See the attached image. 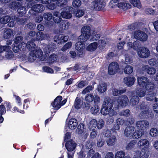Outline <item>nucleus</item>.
<instances>
[{"label":"nucleus","instance_id":"1","mask_svg":"<svg viewBox=\"0 0 158 158\" xmlns=\"http://www.w3.org/2000/svg\"><path fill=\"white\" fill-rule=\"evenodd\" d=\"M81 35L78 37V41L75 44V49L77 51V55L80 57L83 56L85 43L91 36V28L89 26L83 27L81 30Z\"/></svg>","mask_w":158,"mask_h":158},{"label":"nucleus","instance_id":"2","mask_svg":"<svg viewBox=\"0 0 158 158\" xmlns=\"http://www.w3.org/2000/svg\"><path fill=\"white\" fill-rule=\"evenodd\" d=\"M137 80L139 86L144 87L148 92L146 96V99L150 101L155 100L156 102L157 100L156 97V94L153 92L155 88L154 83L150 82L149 79L144 76L138 77Z\"/></svg>","mask_w":158,"mask_h":158},{"label":"nucleus","instance_id":"3","mask_svg":"<svg viewBox=\"0 0 158 158\" xmlns=\"http://www.w3.org/2000/svg\"><path fill=\"white\" fill-rule=\"evenodd\" d=\"M113 104V101L109 97L106 98L104 99L100 110L101 114L104 115H107V114L108 113H107L108 110L111 109Z\"/></svg>","mask_w":158,"mask_h":158},{"label":"nucleus","instance_id":"4","mask_svg":"<svg viewBox=\"0 0 158 158\" xmlns=\"http://www.w3.org/2000/svg\"><path fill=\"white\" fill-rule=\"evenodd\" d=\"M62 97L61 96H57L54 100V101L51 103V105L54 108L53 109L58 110L61 108L62 106L64 105L67 102V100L65 99L61 101Z\"/></svg>","mask_w":158,"mask_h":158},{"label":"nucleus","instance_id":"5","mask_svg":"<svg viewBox=\"0 0 158 158\" xmlns=\"http://www.w3.org/2000/svg\"><path fill=\"white\" fill-rule=\"evenodd\" d=\"M73 12V7L66 6L65 7L64 10L61 12L60 14L63 18L69 19L72 17V14Z\"/></svg>","mask_w":158,"mask_h":158},{"label":"nucleus","instance_id":"6","mask_svg":"<svg viewBox=\"0 0 158 158\" xmlns=\"http://www.w3.org/2000/svg\"><path fill=\"white\" fill-rule=\"evenodd\" d=\"M135 38L142 41H145L148 39V36L144 32L140 30L135 31L134 33Z\"/></svg>","mask_w":158,"mask_h":158},{"label":"nucleus","instance_id":"7","mask_svg":"<svg viewBox=\"0 0 158 158\" xmlns=\"http://www.w3.org/2000/svg\"><path fill=\"white\" fill-rule=\"evenodd\" d=\"M77 146V143L72 139L66 141L65 144V148L67 150V152H75V150Z\"/></svg>","mask_w":158,"mask_h":158},{"label":"nucleus","instance_id":"8","mask_svg":"<svg viewBox=\"0 0 158 158\" xmlns=\"http://www.w3.org/2000/svg\"><path fill=\"white\" fill-rule=\"evenodd\" d=\"M95 9L100 11L105 6L106 3L104 0H92Z\"/></svg>","mask_w":158,"mask_h":158},{"label":"nucleus","instance_id":"9","mask_svg":"<svg viewBox=\"0 0 158 158\" xmlns=\"http://www.w3.org/2000/svg\"><path fill=\"white\" fill-rule=\"evenodd\" d=\"M119 69L118 64L115 62L110 63L108 67V73L110 75H113L116 74Z\"/></svg>","mask_w":158,"mask_h":158},{"label":"nucleus","instance_id":"10","mask_svg":"<svg viewBox=\"0 0 158 158\" xmlns=\"http://www.w3.org/2000/svg\"><path fill=\"white\" fill-rule=\"evenodd\" d=\"M69 37L64 34L56 35L54 37V40L58 44H61L66 42L68 40Z\"/></svg>","mask_w":158,"mask_h":158},{"label":"nucleus","instance_id":"11","mask_svg":"<svg viewBox=\"0 0 158 158\" xmlns=\"http://www.w3.org/2000/svg\"><path fill=\"white\" fill-rule=\"evenodd\" d=\"M149 126V122L146 120L139 121H137L136 123V126L137 128L143 131H145V130Z\"/></svg>","mask_w":158,"mask_h":158},{"label":"nucleus","instance_id":"12","mask_svg":"<svg viewBox=\"0 0 158 158\" xmlns=\"http://www.w3.org/2000/svg\"><path fill=\"white\" fill-rule=\"evenodd\" d=\"M138 54L140 58H148L150 55V52L148 49L145 47H141L139 50L138 51Z\"/></svg>","mask_w":158,"mask_h":158},{"label":"nucleus","instance_id":"13","mask_svg":"<svg viewBox=\"0 0 158 158\" xmlns=\"http://www.w3.org/2000/svg\"><path fill=\"white\" fill-rule=\"evenodd\" d=\"M149 144L148 140L143 139H140L138 143L139 148L141 150H148Z\"/></svg>","mask_w":158,"mask_h":158},{"label":"nucleus","instance_id":"14","mask_svg":"<svg viewBox=\"0 0 158 158\" xmlns=\"http://www.w3.org/2000/svg\"><path fill=\"white\" fill-rule=\"evenodd\" d=\"M140 117L143 119L152 118L154 117V114L148 109L146 110L142 111L139 114Z\"/></svg>","mask_w":158,"mask_h":158},{"label":"nucleus","instance_id":"15","mask_svg":"<svg viewBox=\"0 0 158 158\" xmlns=\"http://www.w3.org/2000/svg\"><path fill=\"white\" fill-rule=\"evenodd\" d=\"M129 100L126 95H122L118 97V104L121 106L125 107L128 104Z\"/></svg>","mask_w":158,"mask_h":158},{"label":"nucleus","instance_id":"16","mask_svg":"<svg viewBox=\"0 0 158 158\" xmlns=\"http://www.w3.org/2000/svg\"><path fill=\"white\" fill-rule=\"evenodd\" d=\"M135 131V128L134 126H130L127 127L124 131L125 135L128 137H132Z\"/></svg>","mask_w":158,"mask_h":158},{"label":"nucleus","instance_id":"17","mask_svg":"<svg viewBox=\"0 0 158 158\" xmlns=\"http://www.w3.org/2000/svg\"><path fill=\"white\" fill-rule=\"evenodd\" d=\"M142 70L144 72H146L147 73L150 75H154L156 72L155 68L152 67H150L148 65H144L142 67Z\"/></svg>","mask_w":158,"mask_h":158},{"label":"nucleus","instance_id":"18","mask_svg":"<svg viewBox=\"0 0 158 158\" xmlns=\"http://www.w3.org/2000/svg\"><path fill=\"white\" fill-rule=\"evenodd\" d=\"M13 30L10 28H5L4 31L3 38L6 39L11 38L14 36Z\"/></svg>","mask_w":158,"mask_h":158},{"label":"nucleus","instance_id":"19","mask_svg":"<svg viewBox=\"0 0 158 158\" xmlns=\"http://www.w3.org/2000/svg\"><path fill=\"white\" fill-rule=\"evenodd\" d=\"M124 82L126 85L131 87L132 85L135 81V78L134 77L128 76L124 78Z\"/></svg>","mask_w":158,"mask_h":158},{"label":"nucleus","instance_id":"20","mask_svg":"<svg viewBox=\"0 0 158 158\" xmlns=\"http://www.w3.org/2000/svg\"><path fill=\"white\" fill-rule=\"evenodd\" d=\"M77 120L75 118H71L68 123V126L69 128L71 130L75 129L77 126Z\"/></svg>","mask_w":158,"mask_h":158},{"label":"nucleus","instance_id":"21","mask_svg":"<svg viewBox=\"0 0 158 158\" xmlns=\"http://www.w3.org/2000/svg\"><path fill=\"white\" fill-rule=\"evenodd\" d=\"M45 9L44 5L42 4H36L32 6L31 9L36 13H41Z\"/></svg>","mask_w":158,"mask_h":158},{"label":"nucleus","instance_id":"22","mask_svg":"<svg viewBox=\"0 0 158 158\" xmlns=\"http://www.w3.org/2000/svg\"><path fill=\"white\" fill-rule=\"evenodd\" d=\"M128 45L129 47L131 48H133L134 50L139 51L140 48V42L137 40L134 42L133 43L132 42H129L128 43Z\"/></svg>","mask_w":158,"mask_h":158},{"label":"nucleus","instance_id":"23","mask_svg":"<svg viewBox=\"0 0 158 158\" xmlns=\"http://www.w3.org/2000/svg\"><path fill=\"white\" fill-rule=\"evenodd\" d=\"M140 87V88H137L136 89L135 94L138 97H142L145 95L147 90L144 87Z\"/></svg>","mask_w":158,"mask_h":158},{"label":"nucleus","instance_id":"24","mask_svg":"<svg viewBox=\"0 0 158 158\" xmlns=\"http://www.w3.org/2000/svg\"><path fill=\"white\" fill-rule=\"evenodd\" d=\"M61 16L59 11H56L53 12L52 19L54 22L56 23H58L61 21Z\"/></svg>","mask_w":158,"mask_h":158},{"label":"nucleus","instance_id":"25","mask_svg":"<svg viewBox=\"0 0 158 158\" xmlns=\"http://www.w3.org/2000/svg\"><path fill=\"white\" fill-rule=\"evenodd\" d=\"M59 27L62 30H66L69 27L70 23L67 20H63L59 23Z\"/></svg>","mask_w":158,"mask_h":158},{"label":"nucleus","instance_id":"26","mask_svg":"<svg viewBox=\"0 0 158 158\" xmlns=\"http://www.w3.org/2000/svg\"><path fill=\"white\" fill-rule=\"evenodd\" d=\"M118 6L119 8H122L124 10L130 9L131 5L128 3L119 2L118 3Z\"/></svg>","mask_w":158,"mask_h":158},{"label":"nucleus","instance_id":"27","mask_svg":"<svg viewBox=\"0 0 158 158\" xmlns=\"http://www.w3.org/2000/svg\"><path fill=\"white\" fill-rule=\"evenodd\" d=\"M98 90L100 93L105 92L107 89V85L106 83L99 84L98 87Z\"/></svg>","mask_w":158,"mask_h":158},{"label":"nucleus","instance_id":"28","mask_svg":"<svg viewBox=\"0 0 158 158\" xmlns=\"http://www.w3.org/2000/svg\"><path fill=\"white\" fill-rule=\"evenodd\" d=\"M97 121L95 119H93L91 120L88 124L89 128L90 130H94L97 127Z\"/></svg>","mask_w":158,"mask_h":158},{"label":"nucleus","instance_id":"29","mask_svg":"<svg viewBox=\"0 0 158 158\" xmlns=\"http://www.w3.org/2000/svg\"><path fill=\"white\" fill-rule=\"evenodd\" d=\"M44 38V33L41 31L38 32L36 34L35 38H32L33 41H40L43 40Z\"/></svg>","mask_w":158,"mask_h":158},{"label":"nucleus","instance_id":"30","mask_svg":"<svg viewBox=\"0 0 158 158\" xmlns=\"http://www.w3.org/2000/svg\"><path fill=\"white\" fill-rule=\"evenodd\" d=\"M56 2L57 5L58 6H60L62 8L66 7L65 6L66 5L68 1L67 0H53Z\"/></svg>","mask_w":158,"mask_h":158},{"label":"nucleus","instance_id":"31","mask_svg":"<svg viewBox=\"0 0 158 158\" xmlns=\"http://www.w3.org/2000/svg\"><path fill=\"white\" fill-rule=\"evenodd\" d=\"M139 98L137 96H133L130 99V102L132 106H135L139 102Z\"/></svg>","mask_w":158,"mask_h":158},{"label":"nucleus","instance_id":"32","mask_svg":"<svg viewBox=\"0 0 158 158\" xmlns=\"http://www.w3.org/2000/svg\"><path fill=\"white\" fill-rule=\"evenodd\" d=\"M32 52L33 57H35L36 58H40L43 55V52L40 49L33 50Z\"/></svg>","mask_w":158,"mask_h":158},{"label":"nucleus","instance_id":"33","mask_svg":"<svg viewBox=\"0 0 158 158\" xmlns=\"http://www.w3.org/2000/svg\"><path fill=\"white\" fill-rule=\"evenodd\" d=\"M17 11L19 14V15L20 17H22L26 14L27 10L26 8L23 6H22L21 5V6L17 9Z\"/></svg>","mask_w":158,"mask_h":158},{"label":"nucleus","instance_id":"34","mask_svg":"<svg viewBox=\"0 0 158 158\" xmlns=\"http://www.w3.org/2000/svg\"><path fill=\"white\" fill-rule=\"evenodd\" d=\"M21 4L20 3L16 2H12L9 5L10 8L13 10L18 9L20 6H21Z\"/></svg>","mask_w":158,"mask_h":158},{"label":"nucleus","instance_id":"35","mask_svg":"<svg viewBox=\"0 0 158 158\" xmlns=\"http://www.w3.org/2000/svg\"><path fill=\"white\" fill-rule=\"evenodd\" d=\"M97 43L96 42H94L89 44L87 47L86 49L88 51H93L97 49Z\"/></svg>","mask_w":158,"mask_h":158},{"label":"nucleus","instance_id":"36","mask_svg":"<svg viewBox=\"0 0 158 158\" xmlns=\"http://www.w3.org/2000/svg\"><path fill=\"white\" fill-rule=\"evenodd\" d=\"M35 41H28L26 44L27 48L29 50H31L33 51V50L36 47V45L34 43Z\"/></svg>","mask_w":158,"mask_h":158},{"label":"nucleus","instance_id":"37","mask_svg":"<svg viewBox=\"0 0 158 158\" xmlns=\"http://www.w3.org/2000/svg\"><path fill=\"white\" fill-rule=\"evenodd\" d=\"M144 133L145 131H141L138 129L137 132H134L132 137L135 139L140 138L143 135H144Z\"/></svg>","mask_w":158,"mask_h":158},{"label":"nucleus","instance_id":"38","mask_svg":"<svg viewBox=\"0 0 158 158\" xmlns=\"http://www.w3.org/2000/svg\"><path fill=\"white\" fill-rule=\"evenodd\" d=\"M130 2L134 6L138 8H141L142 5L139 0H129Z\"/></svg>","mask_w":158,"mask_h":158},{"label":"nucleus","instance_id":"39","mask_svg":"<svg viewBox=\"0 0 158 158\" xmlns=\"http://www.w3.org/2000/svg\"><path fill=\"white\" fill-rule=\"evenodd\" d=\"M148 64L151 66L158 67V59H151L148 61Z\"/></svg>","mask_w":158,"mask_h":158},{"label":"nucleus","instance_id":"40","mask_svg":"<svg viewBox=\"0 0 158 158\" xmlns=\"http://www.w3.org/2000/svg\"><path fill=\"white\" fill-rule=\"evenodd\" d=\"M149 156L148 150H141L139 154L140 158H148Z\"/></svg>","mask_w":158,"mask_h":158},{"label":"nucleus","instance_id":"41","mask_svg":"<svg viewBox=\"0 0 158 158\" xmlns=\"http://www.w3.org/2000/svg\"><path fill=\"white\" fill-rule=\"evenodd\" d=\"M10 20V16H5L2 18H0V23L5 24L9 22Z\"/></svg>","mask_w":158,"mask_h":158},{"label":"nucleus","instance_id":"42","mask_svg":"<svg viewBox=\"0 0 158 158\" xmlns=\"http://www.w3.org/2000/svg\"><path fill=\"white\" fill-rule=\"evenodd\" d=\"M136 141L135 140H132L126 146V148L127 150H131L134 147Z\"/></svg>","mask_w":158,"mask_h":158},{"label":"nucleus","instance_id":"43","mask_svg":"<svg viewBox=\"0 0 158 158\" xmlns=\"http://www.w3.org/2000/svg\"><path fill=\"white\" fill-rule=\"evenodd\" d=\"M6 51L5 55L6 57L8 59L12 58L14 56V55L12 51L10 49H8Z\"/></svg>","mask_w":158,"mask_h":158},{"label":"nucleus","instance_id":"44","mask_svg":"<svg viewBox=\"0 0 158 158\" xmlns=\"http://www.w3.org/2000/svg\"><path fill=\"white\" fill-rule=\"evenodd\" d=\"M100 109L98 105H95L94 106L92 107L90 109L91 112L94 114H97L99 113Z\"/></svg>","mask_w":158,"mask_h":158},{"label":"nucleus","instance_id":"45","mask_svg":"<svg viewBox=\"0 0 158 158\" xmlns=\"http://www.w3.org/2000/svg\"><path fill=\"white\" fill-rule=\"evenodd\" d=\"M131 114L130 110L128 109L123 110L119 112V115L124 117H129Z\"/></svg>","mask_w":158,"mask_h":158},{"label":"nucleus","instance_id":"46","mask_svg":"<svg viewBox=\"0 0 158 158\" xmlns=\"http://www.w3.org/2000/svg\"><path fill=\"white\" fill-rule=\"evenodd\" d=\"M81 100L78 97H77L74 102V105L76 109L78 110L81 108Z\"/></svg>","mask_w":158,"mask_h":158},{"label":"nucleus","instance_id":"47","mask_svg":"<svg viewBox=\"0 0 158 158\" xmlns=\"http://www.w3.org/2000/svg\"><path fill=\"white\" fill-rule=\"evenodd\" d=\"M53 15L51 13L46 12L44 14L43 16L44 19L47 21H50L52 19Z\"/></svg>","mask_w":158,"mask_h":158},{"label":"nucleus","instance_id":"48","mask_svg":"<svg viewBox=\"0 0 158 158\" xmlns=\"http://www.w3.org/2000/svg\"><path fill=\"white\" fill-rule=\"evenodd\" d=\"M116 123H118L120 126L127 125L126 120L122 118H117L116 120Z\"/></svg>","mask_w":158,"mask_h":158},{"label":"nucleus","instance_id":"49","mask_svg":"<svg viewBox=\"0 0 158 158\" xmlns=\"http://www.w3.org/2000/svg\"><path fill=\"white\" fill-rule=\"evenodd\" d=\"M85 100L88 102H92L94 99V96L92 94H89L86 95L85 98Z\"/></svg>","mask_w":158,"mask_h":158},{"label":"nucleus","instance_id":"50","mask_svg":"<svg viewBox=\"0 0 158 158\" xmlns=\"http://www.w3.org/2000/svg\"><path fill=\"white\" fill-rule=\"evenodd\" d=\"M116 139L115 137L110 138L106 141L107 144L109 146H111L114 144Z\"/></svg>","mask_w":158,"mask_h":158},{"label":"nucleus","instance_id":"51","mask_svg":"<svg viewBox=\"0 0 158 158\" xmlns=\"http://www.w3.org/2000/svg\"><path fill=\"white\" fill-rule=\"evenodd\" d=\"M135 122V119L132 115H130L129 116V117L127 118L126 120L127 125V124L128 125H132Z\"/></svg>","mask_w":158,"mask_h":158},{"label":"nucleus","instance_id":"52","mask_svg":"<svg viewBox=\"0 0 158 158\" xmlns=\"http://www.w3.org/2000/svg\"><path fill=\"white\" fill-rule=\"evenodd\" d=\"M133 71V68L130 65H126L124 69V72L125 73L130 74Z\"/></svg>","mask_w":158,"mask_h":158},{"label":"nucleus","instance_id":"53","mask_svg":"<svg viewBox=\"0 0 158 158\" xmlns=\"http://www.w3.org/2000/svg\"><path fill=\"white\" fill-rule=\"evenodd\" d=\"M150 134L153 137H155L158 135V130L156 128H151L150 130Z\"/></svg>","mask_w":158,"mask_h":158},{"label":"nucleus","instance_id":"54","mask_svg":"<svg viewBox=\"0 0 158 158\" xmlns=\"http://www.w3.org/2000/svg\"><path fill=\"white\" fill-rule=\"evenodd\" d=\"M21 45L13 44L12 45V50L13 52L16 53H18L19 51L21 49Z\"/></svg>","mask_w":158,"mask_h":158},{"label":"nucleus","instance_id":"55","mask_svg":"<svg viewBox=\"0 0 158 158\" xmlns=\"http://www.w3.org/2000/svg\"><path fill=\"white\" fill-rule=\"evenodd\" d=\"M23 39V38L21 36H18L16 37L15 40V44H18L19 45H21L22 46V41Z\"/></svg>","mask_w":158,"mask_h":158},{"label":"nucleus","instance_id":"56","mask_svg":"<svg viewBox=\"0 0 158 158\" xmlns=\"http://www.w3.org/2000/svg\"><path fill=\"white\" fill-rule=\"evenodd\" d=\"M72 46L71 42H68L66 43L61 48V51L63 52L66 51L69 48H70Z\"/></svg>","mask_w":158,"mask_h":158},{"label":"nucleus","instance_id":"57","mask_svg":"<svg viewBox=\"0 0 158 158\" xmlns=\"http://www.w3.org/2000/svg\"><path fill=\"white\" fill-rule=\"evenodd\" d=\"M125 155V153L123 151L117 152L116 154L115 158H124Z\"/></svg>","mask_w":158,"mask_h":158},{"label":"nucleus","instance_id":"58","mask_svg":"<svg viewBox=\"0 0 158 158\" xmlns=\"http://www.w3.org/2000/svg\"><path fill=\"white\" fill-rule=\"evenodd\" d=\"M81 2L80 0H74L72 3L73 6L75 8H78L80 6Z\"/></svg>","mask_w":158,"mask_h":158},{"label":"nucleus","instance_id":"59","mask_svg":"<svg viewBox=\"0 0 158 158\" xmlns=\"http://www.w3.org/2000/svg\"><path fill=\"white\" fill-rule=\"evenodd\" d=\"M97 127L98 129H102L104 125L105 122L102 119H99L98 122H97Z\"/></svg>","mask_w":158,"mask_h":158},{"label":"nucleus","instance_id":"60","mask_svg":"<svg viewBox=\"0 0 158 158\" xmlns=\"http://www.w3.org/2000/svg\"><path fill=\"white\" fill-rule=\"evenodd\" d=\"M93 89V87L91 85H88L84 89L82 92L83 94H85L87 93L90 92Z\"/></svg>","mask_w":158,"mask_h":158},{"label":"nucleus","instance_id":"61","mask_svg":"<svg viewBox=\"0 0 158 158\" xmlns=\"http://www.w3.org/2000/svg\"><path fill=\"white\" fill-rule=\"evenodd\" d=\"M54 2H52L47 5V6L48 9L50 10H54L56 8V6H57L56 4V3H54Z\"/></svg>","mask_w":158,"mask_h":158},{"label":"nucleus","instance_id":"62","mask_svg":"<svg viewBox=\"0 0 158 158\" xmlns=\"http://www.w3.org/2000/svg\"><path fill=\"white\" fill-rule=\"evenodd\" d=\"M100 34H96L95 35L93 34L91 35L90 40L96 41L100 38Z\"/></svg>","mask_w":158,"mask_h":158},{"label":"nucleus","instance_id":"63","mask_svg":"<svg viewBox=\"0 0 158 158\" xmlns=\"http://www.w3.org/2000/svg\"><path fill=\"white\" fill-rule=\"evenodd\" d=\"M43 69L45 72L48 73H54L53 69L48 66H44L43 67Z\"/></svg>","mask_w":158,"mask_h":158},{"label":"nucleus","instance_id":"64","mask_svg":"<svg viewBox=\"0 0 158 158\" xmlns=\"http://www.w3.org/2000/svg\"><path fill=\"white\" fill-rule=\"evenodd\" d=\"M6 109L4 104L2 103L0 105V115H3L6 113Z\"/></svg>","mask_w":158,"mask_h":158}]
</instances>
